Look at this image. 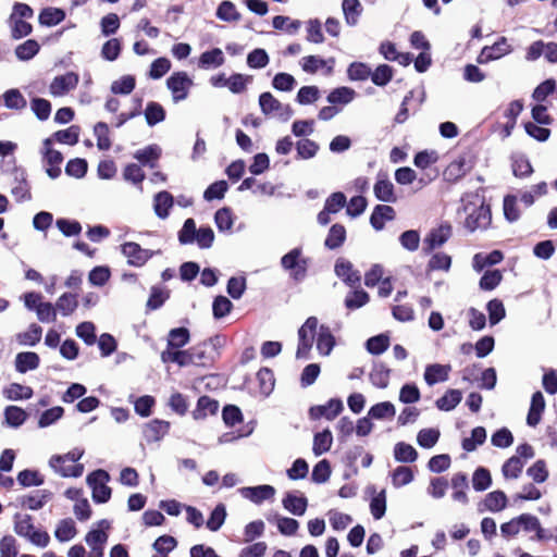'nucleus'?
<instances>
[{"instance_id": "obj_47", "label": "nucleus", "mask_w": 557, "mask_h": 557, "mask_svg": "<svg viewBox=\"0 0 557 557\" xmlns=\"http://www.w3.org/2000/svg\"><path fill=\"white\" fill-rule=\"evenodd\" d=\"M484 508L492 512H498L506 508L507 496L503 491H494L486 494L483 500Z\"/></svg>"}, {"instance_id": "obj_22", "label": "nucleus", "mask_w": 557, "mask_h": 557, "mask_svg": "<svg viewBox=\"0 0 557 557\" xmlns=\"http://www.w3.org/2000/svg\"><path fill=\"white\" fill-rule=\"evenodd\" d=\"M174 205V197L166 190L159 191L153 197V210L156 215L165 220L170 215V210Z\"/></svg>"}, {"instance_id": "obj_43", "label": "nucleus", "mask_w": 557, "mask_h": 557, "mask_svg": "<svg viewBox=\"0 0 557 557\" xmlns=\"http://www.w3.org/2000/svg\"><path fill=\"white\" fill-rule=\"evenodd\" d=\"M215 16L223 22H238L242 18L236 5L230 0H223L216 8Z\"/></svg>"}, {"instance_id": "obj_27", "label": "nucleus", "mask_w": 557, "mask_h": 557, "mask_svg": "<svg viewBox=\"0 0 557 557\" xmlns=\"http://www.w3.org/2000/svg\"><path fill=\"white\" fill-rule=\"evenodd\" d=\"M219 410V401L209 397L201 396L198 398L197 406L193 411L195 420L206 419L208 416L215 414Z\"/></svg>"}, {"instance_id": "obj_26", "label": "nucleus", "mask_w": 557, "mask_h": 557, "mask_svg": "<svg viewBox=\"0 0 557 557\" xmlns=\"http://www.w3.org/2000/svg\"><path fill=\"white\" fill-rule=\"evenodd\" d=\"M342 11L348 26H356L362 15L363 8L359 0H343Z\"/></svg>"}, {"instance_id": "obj_11", "label": "nucleus", "mask_w": 557, "mask_h": 557, "mask_svg": "<svg viewBox=\"0 0 557 557\" xmlns=\"http://www.w3.org/2000/svg\"><path fill=\"white\" fill-rule=\"evenodd\" d=\"M334 272L347 286L355 288L360 285V272L354 268V264L349 260L338 258L334 265Z\"/></svg>"}, {"instance_id": "obj_14", "label": "nucleus", "mask_w": 557, "mask_h": 557, "mask_svg": "<svg viewBox=\"0 0 557 557\" xmlns=\"http://www.w3.org/2000/svg\"><path fill=\"white\" fill-rule=\"evenodd\" d=\"M78 74L74 72H67L63 75L55 76L49 86V92L53 97H61L67 94L70 90L76 88L78 85Z\"/></svg>"}, {"instance_id": "obj_41", "label": "nucleus", "mask_w": 557, "mask_h": 557, "mask_svg": "<svg viewBox=\"0 0 557 557\" xmlns=\"http://www.w3.org/2000/svg\"><path fill=\"white\" fill-rule=\"evenodd\" d=\"M462 399V393L459 389H448L442 397L436 399L435 405L442 411H451Z\"/></svg>"}, {"instance_id": "obj_13", "label": "nucleus", "mask_w": 557, "mask_h": 557, "mask_svg": "<svg viewBox=\"0 0 557 557\" xmlns=\"http://www.w3.org/2000/svg\"><path fill=\"white\" fill-rule=\"evenodd\" d=\"M238 492L245 499L250 500L255 505H261L265 500L273 499L276 491L272 485L262 484L240 487Z\"/></svg>"}, {"instance_id": "obj_1", "label": "nucleus", "mask_w": 557, "mask_h": 557, "mask_svg": "<svg viewBox=\"0 0 557 557\" xmlns=\"http://www.w3.org/2000/svg\"><path fill=\"white\" fill-rule=\"evenodd\" d=\"M470 197L478 198L479 196L467 194L465 197H462V209L468 213L463 222V226L470 233L475 231H484L491 225L492 222L490 206L482 201L479 207H475L472 202L468 201V198Z\"/></svg>"}, {"instance_id": "obj_46", "label": "nucleus", "mask_w": 557, "mask_h": 557, "mask_svg": "<svg viewBox=\"0 0 557 557\" xmlns=\"http://www.w3.org/2000/svg\"><path fill=\"white\" fill-rule=\"evenodd\" d=\"M369 300L370 296L366 290L355 287L346 295L344 305L348 310H357L367 305Z\"/></svg>"}, {"instance_id": "obj_39", "label": "nucleus", "mask_w": 557, "mask_h": 557, "mask_svg": "<svg viewBox=\"0 0 557 557\" xmlns=\"http://www.w3.org/2000/svg\"><path fill=\"white\" fill-rule=\"evenodd\" d=\"M335 345V338L326 325H321L318 331L317 349L323 356L330 355Z\"/></svg>"}, {"instance_id": "obj_61", "label": "nucleus", "mask_w": 557, "mask_h": 557, "mask_svg": "<svg viewBox=\"0 0 557 557\" xmlns=\"http://www.w3.org/2000/svg\"><path fill=\"white\" fill-rule=\"evenodd\" d=\"M413 478V471L411 468L406 466H399L391 473L392 484L395 488H399L411 483Z\"/></svg>"}, {"instance_id": "obj_3", "label": "nucleus", "mask_w": 557, "mask_h": 557, "mask_svg": "<svg viewBox=\"0 0 557 557\" xmlns=\"http://www.w3.org/2000/svg\"><path fill=\"white\" fill-rule=\"evenodd\" d=\"M84 455V449L74 448L64 455H53L49 459L50 468L63 478H79L84 472V465L76 463L61 468V463L77 462Z\"/></svg>"}, {"instance_id": "obj_19", "label": "nucleus", "mask_w": 557, "mask_h": 557, "mask_svg": "<svg viewBox=\"0 0 557 557\" xmlns=\"http://www.w3.org/2000/svg\"><path fill=\"white\" fill-rule=\"evenodd\" d=\"M512 51L505 37H500L493 46L484 47L478 58L480 63L500 59Z\"/></svg>"}, {"instance_id": "obj_63", "label": "nucleus", "mask_w": 557, "mask_h": 557, "mask_svg": "<svg viewBox=\"0 0 557 557\" xmlns=\"http://www.w3.org/2000/svg\"><path fill=\"white\" fill-rule=\"evenodd\" d=\"M209 346L207 342H202L189 348L194 366L205 367L212 361L208 352Z\"/></svg>"}, {"instance_id": "obj_40", "label": "nucleus", "mask_w": 557, "mask_h": 557, "mask_svg": "<svg viewBox=\"0 0 557 557\" xmlns=\"http://www.w3.org/2000/svg\"><path fill=\"white\" fill-rule=\"evenodd\" d=\"M346 239V228L342 224H333L327 233L324 245L330 250L339 248Z\"/></svg>"}, {"instance_id": "obj_53", "label": "nucleus", "mask_w": 557, "mask_h": 557, "mask_svg": "<svg viewBox=\"0 0 557 557\" xmlns=\"http://www.w3.org/2000/svg\"><path fill=\"white\" fill-rule=\"evenodd\" d=\"M395 413V406L391 401L377 403L373 405L368 411L369 418L376 420L392 419L394 418Z\"/></svg>"}, {"instance_id": "obj_5", "label": "nucleus", "mask_w": 557, "mask_h": 557, "mask_svg": "<svg viewBox=\"0 0 557 557\" xmlns=\"http://www.w3.org/2000/svg\"><path fill=\"white\" fill-rule=\"evenodd\" d=\"M259 106L264 115H272L286 122L294 114L289 104H283L271 92H262L259 96Z\"/></svg>"}, {"instance_id": "obj_28", "label": "nucleus", "mask_w": 557, "mask_h": 557, "mask_svg": "<svg viewBox=\"0 0 557 557\" xmlns=\"http://www.w3.org/2000/svg\"><path fill=\"white\" fill-rule=\"evenodd\" d=\"M373 193L377 200L383 202H395L394 185L387 177H379L373 186Z\"/></svg>"}, {"instance_id": "obj_60", "label": "nucleus", "mask_w": 557, "mask_h": 557, "mask_svg": "<svg viewBox=\"0 0 557 557\" xmlns=\"http://www.w3.org/2000/svg\"><path fill=\"white\" fill-rule=\"evenodd\" d=\"M50 138H53V141H57L59 144L74 146L78 143L79 127L76 125H72L66 129H61L53 133V135Z\"/></svg>"}, {"instance_id": "obj_8", "label": "nucleus", "mask_w": 557, "mask_h": 557, "mask_svg": "<svg viewBox=\"0 0 557 557\" xmlns=\"http://www.w3.org/2000/svg\"><path fill=\"white\" fill-rule=\"evenodd\" d=\"M121 251L127 258V263L136 268L144 267L153 256L161 253V250L144 249L135 242L124 243Z\"/></svg>"}, {"instance_id": "obj_25", "label": "nucleus", "mask_w": 557, "mask_h": 557, "mask_svg": "<svg viewBox=\"0 0 557 557\" xmlns=\"http://www.w3.org/2000/svg\"><path fill=\"white\" fill-rule=\"evenodd\" d=\"M545 409V399L541 392H535L531 398L530 409L527 416V423L530 426H536Z\"/></svg>"}, {"instance_id": "obj_37", "label": "nucleus", "mask_w": 557, "mask_h": 557, "mask_svg": "<svg viewBox=\"0 0 557 557\" xmlns=\"http://www.w3.org/2000/svg\"><path fill=\"white\" fill-rule=\"evenodd\" d=\"M65 12L59 8L48 7L41 10L38 20L40 25L52 27L65 20Z\"/></svg>"}, {"instance_id": "obj_34", "label": "nucleus", "mask_w": 557, "mask_h": 557, "mask_svg": "<svg viewBox=\"0 0 557 557\" xmlns=\"http://www.w3.org/2000/svg\"><path fill=\"white\" fill-rule=\"evenodd\" d=\"M52 497V493L48 490H39L36 491L32 495L23 496L21 499V504L23 507H26L30 510H38L45 506V504L50 500Z\"/></svg>"}, {"instance_id": "obj_52", "label": "nucleus", "mask_w": 557, "mask_h": 557, "mask_svg": "<svg viewBox=\"0 0 557 557\" xmlns=\"http://www.w3.org/2000/svg\"><path fill=\"white\" fill-rule=\"evenodd\" d=\"M40 45L35 39H27L23 44L18 45L14 52L20 61H29L38 54Z\"/></svg>"}, {"instance_id": "obj_44", "label": "nucleus", "mask_w": 557, "mask_h": 557, "mask_svg": "<svg viewBox=\"0 0 557 557\" xmlns=\"http://www.w3.org/2000/svg\"><path fill=\"white\" fill-rule=\"evenodd\" d=\"M54 306L57 313L60 312L61 315L69 317L74 313L78 307L77 296L72 293H64L58 298Z\"/></svg>"}, {"instance_id": "obj_32", "label": "nucleus", "mask_w": 557, "mask_h": 557, "mask_svg": "<svg viewBox=\"0 0 557 557\" xmlns=\"http://www.w3.org/2000/svg\"><path fill=\"white\" fill-rule=\"evenodd\" d=\"M391 369L383 362H374L369 374L370 382L377 388H386L389 383Z\"/></svg>"}, {"instance_id": "obj_15", "label": "nucleus", "mask_w": 557, "mask_h": 557, "mask_svg": "<svg viewBox=\"0 0 557 557\" xmlns=\"http://www.w3.org/2000/svg\"><path fill=\"white\" fill-rule=\"evenodd\" d=\"M344 409L343 401L338 398H332L324 405L313 406L309 409L310 418L318 420L325 418L326 420L335 419Z\"/></svg>"}, {"instance_id": "obj_45", "label": "nucleus", "mask_w": 557, "mask_h": 557, "mask_svg": "<svg viewBox=\"0 0 557 557\" xmlns=\"http://www.w3.org/2000/svg\"><path fill=\"white\" fill-rule=\"evenodd\" d=\"M333 436L329 429L318 432L313 436L312 451L315 456H321L331 449Z\"/></svg>"}, {"instance_id": "obj_18", "label": "nucleus", "mask_w": 557, "mask_h": 557, "mask_svg": "<svg viewBox=\"0 0 557 557\" xmlns=\"http://www.w3.org/2000/svg\"><path fill=\"white\" fill-rule=\"evenodd\" d=\"M108 534L101 529H91L85 536V542L90 548L88 557H103Z\"/></svg>"}, {"instance_id": "obj_17", "label": "nucleus", "mask_w": 557, "mask_h": 557, "mask_svg": "<svg viewBox=\"0 0 557 557\" xmlns=\"http://www.w3.org/2000/svg\"><path fill=\"white\" fill-rule=\"evenodd\" d=\"M450 235L451 227L448 224H442L438 227L433 228L424 238V252L430 253L435 248L443 246L448 240Z\"/></svg>"}, {"instance_id": "obj_29", "label": "nucleus", "mask_w": 557, "mask_h": 557, "mask_svg": "<svg viewBox=\"0 0 557 557\" xmlns=\"http://www.w3.org/2000/svg\"><path fill=\"white\" fill-rule=\"evenodd\" d=\"M504 259V255L500 250H493L490 253H475L472 259V267L474 271L481 272L486 267L498 264Z\"/></svg>"}, {"instance_id": "obj_10", "label": "nucleus", "mask_w": 557, "mask_h": 557, "mask_svg": "<svg viewBox=\"0 0 557 557\" xmlns=\"http://www.w3.org/2000/svg\"><path fill=\"white\" fill-rule=\"evenodd\" d=\"M13 182L11 194L16 202H25L32 200V187L27 180V172L22 166H15L13 172Z\"/></svg>"}, {"instance_id": "obj_56", "label": "nucleus", "mask_w": 557, "mask_h": 557, "mask_svg": "<svg viewBox=\"0 0 557 557\" xmlns=\"http://www.w3.org/2000/svg\"><path fill=\"white\" fill-rule=\"evenodd\" d=\"M144 114L149 126H154L165 120V110L160 103L154 101L147 103Z\"/></svg>"}, {"instance_id": "obj_51", "label": "nucleus", "mask_w": 557, "mask_h": 557, "mask_svg": "<svg viewBox=\"0 0 557 557\" xmlns=\"http://www.w3.org/2000/svg\"><path fill=\"white\" fill-rule=\"evenodd\" d=\"M257 381L259 383L260 394L263 397H268L272 393L275 384V379L272 370H270L269 368H261L257 372Z\"/></svg>"}, {"instance_id": "obj_42", "label": "nucleus", "mask_w": 557, "mask_h": 557, "mask_svg": "<svg viewBox=\"0 0 557 557\" xmlns=\"http://www.w3.org/2000/svg\"><path fill=\"white\" fill-rule=\"evenodd\" d=\"M394 458L398 462L411 463L418 459V451L413 446L405 442H398L394 446Z\"/></svg>"}, {"instance_id": "obj_38", "label": "nucleus", "mask_w": 557, "mask_h": 557, "mask_svg": "<svg viewBox=\"0 0 557 557\" xmlns=\"http://www.w3.org/2000/svg\"><path fill=\"white\" fill-rule=\"evenodd\" d=\"M161 148L156 145H149L144 149L137 150L134 154V158L138 160L143 165H149L150 168L156 166V161L161 156Z\"/></svg>"}, {"instance_id": "obj_55", "label": "nucleus", "mask_w": 557, "mask_h": 557, "mask_svg": "<svg viewBox=\"0 0 557 557\" xmlns=\"http://www.w3.org/2000/svg\"><path fill=\"white\" fill-rule=\"evenodd\" d=\"M3 103L8 109L22 110L26 108L27 101L18 89L12 88L7 90L3 95Z\"/></svg>"}, {"instance_id": "obj_50", "label": "nucleus", "mask_w": 557, "mask_h": 557, "mask_svg": "<svg viewBox=\"0 0 557 557\" xmlns=\"http://www.w3.org/2000/svg\"><path fill=\"white\" fill-rule=\"evenodd\" d=\"M272 25L277 30H283L288 35H296L301 27V21L292 20L289 16L276 15L272 20Z\"/></svg>"}, {"instance_id": "obj_9", "label": "nucleus", "mask_w": 557, "mask_h": 557, "mask_svg": "<svg viewBox=\"0 0 557 557\" xmlns=\"http://www.w3.org/2000/svg\"><path fill=\"white\" fill-rule=\"evenodd\" d=\"M193 85V79L186 72H174L166 79V87L172 92L174 102L185 100Z\"/></svg>"}, {"instance_id": "obj_64", "label": "nucleus", "mask_w": 557, "mask_h": 557, "mask_svg": "<svg viewBox=\"0 0 557 557\" xmlns=\"http://www.w3.org/2000/svg\"><path fill=\"white\" fill-rule=\"evenodd\" d=\"M4 419L8 425L18 428L26 421L27 413L17 406H8L4 409Z\"/></svg>"}, {"instance_id": "obj_54", "label": "nucleus", "mask_w": 557, "mask_h": 557, "mask_svg": "<svg viewBox=\"0 0 557 557\" xmlns=\"http://www.w3.org/2000/svg\"><path fill=\"white\" fill-rule=\"evenodd\" d=\"M356 91L350 87H337L327 95V101L332 104H348L354 100Z\"/></svg>"}, {"instance_id": "obj_12", "label": "nucleus", "mask_w": 557, "mask_h": 557, "mask_svg": "<svg viewBox=\"0 0 557 557\" xmlns=\"http://www.w3.org/2000/svg\"><path fill=\"white\" fill-rule=\"evenodd\" d=\"M299 64L301 70L308 74H315L318 71L323 70L325 76L333 74L335 59H322L319 55H307L300 59Z\"/></svg>"}, {"instance_id": "obj_6", "label": "nucleus", "mask_w": 557, "mask_h": 557, "mask_svg": "<svg viewBox=\"0 0 557 557\" xmlns=\"http://www.w3.org/2000/svg\"><path fill=\"white\" fill-rule=\"evenodd\" d=\"M318 319L309 317L298 330V347L296 350L297 359H307L312 348L314 335L317 333Z\"/></svg>"}, {"instance_id": "obj_59", "label": "nucleus", "mask_w": 557, "mask_h": 557, "mask_svg": "<svg viewBox=\"0 0 557 557\" xmlns=\"http://www.w3.org/2000/svg\"><path fill=\"white\" fill-rule=\"evenodd\" d=\"M214 223L220 232H231L234 224L232 210L227 207L219 209L214 214Z\"/></svg>"}, {"instance_id": "obj_24", "label": "nucleus", "mask_w": 557, "mask_h": 557, "mask_svg": "<svg viewBox=\"0 0 557 557\" xmlns=\"http://www.w3.org/2000/svg\"><path fill=\"white\" fill-rule=\"evenodd\" d=\"M394 218V208L387 205H377L370 216V223L374 230L381 231L384 227L385 221H392Z\"/></svg>"}, {"instance_id": "obj_48", "label": "nucleus", "mask_w": 557, "mask_h": 557, "mask_svg": "<svg viewBox=\"0 0 557 557\" xmlns=\"http://www.w3.org/2000/svg\"><path fill=\"white\" fill-rule=\"evenodd\" d=\"M3 395L9 400H21L32 398L33 388L20 383H11L3 389Z\"/></svg>"}, {"instance_id": "obj_36", "label": "nucleus", "mask_w": 557, "mask_h": 557, "mask_svg": "<svg viewBox=\"0 0 557 557\" xmlns=\"http://www.w3.org/2000/svg\"><path fill=\"white\" fill-rule=\"evenodd\" d=\"M283 507L295 516H302L306 512L308 502L304 496H296L293 493H287L283 498Z\"/></svg>"}, {"instance_id": "obj_35", "label": "nucleus", "mask_w": 557, "mask_h": 557, "mask_svg": "<svg viewBox=\"0 0 557 557\" xmlns=\"http://www.w3.org/2000/svg\"><path fill=\"white\" fill-rule=\"evenodd\" d=\"M190 339V333L186 327L172 329L168 334V347L166 349L176 350L181 349L188 344Z\"/></svg>"}, {"instance_id": "obj_4", "label": "nucleus", "mask_w": 557, "mask_h": 557, "mask_svg": "<svg viewBox=\"0 0 557 557\" xmlns=\"http://www.w3.org/2000/svg\"><path fill=\"white\" fill-rule=\"evenodd\" d=\"M109 481L110 474L102 469L95 470L87 475L86 482L91 488V497L95 503L104 504L111 498L112 491L108 486Z\"/></svg>"}, {"instance_id": "obj_30", "label": "nucleus", "mask_w": 557, "mask_h": 557, "mask_svg": "<svg viewBox=\"0 0 557 557\" xmlns=\"http://www.w3.org/2000/svg\"><path fill=\"white\" fill-rule=\"evenodd\" d=\"M161 361L163 363L173 362L178 364L180 367L194 366L191 354L189 348L186 350H170L165 349L161 352Z\"/></svg>"}, {"instance_id": "obj_16", "label": "nucleus", "mask_w": 557, "mask_h": 557, "mask_svg": "<svg viewBox=\"0 0 557 557\" xmlns=\"http://www.w3.org/2000/svg\"><path fill=\"white\" fill-rule=\"evenodd\" d=\"M170 422L160 419H153L143 426V435L147 443L161 441L170 431Z\"/></svg>"}, {"instance_id": "obj_23", "label": "nucleus", "mask_w": 557, "mask_h": 557, "mask_svg": "<svg viewBox=\"0 0 557 557\" xmlns=\"http://www.w3.org/2000/svg\"><path fill=\"white\" fill-rule=\"evenodd\" d=\"M225 63V57L220 48L205 51L198 59V66L203 70L216 69Z\"/></svg>"}, {"instance_id": "obj_33", "label": "nucleus", "mask_w": 557, "mask_h": 557, "mask_svg": "<svg viewBox=\"0 0 557 557\" xmlns=\"http://www.w3.org/2000/svg\"><path fill=\"white\" fill-rule=\"evenodd\" d=\"M451 487L454 488V493L451 494L453 499L463 505L468 504L466 491L469 487V483L468 476L465 473L459 472L451 478Z\"/></svg>"}, {"instance_id": "obj_49", "label": "nucleus", "mask_w": 557, "mask_h": 557, "mask_svg": "<svg viewBox=\"0 0 557 557\" xmlns=\"http://www.w3.org/2000/svg\"><path fill=\"white\" fill-rule=\"evenodd\" d=\"M76 533H77V530L75 527V522L70 518H66V519H62L58 523L55 531H54V536L59 542L64 543V542H69L72 539H74Z\"/></svg>"}, {"instance_id": "obj_7", "label": "nucleus", "mask_w": 557, "mask_h": 557, "mask_svg": "<svg viewBox=\"0 0 557 557\" xmlns=\"http://www.w3.org/2000/svg\"><path fill=\"white\" fill-rule=\"evenodd\" d=\"M41 154L48 176L52 180L58 178L61 175L60 165L63 162V154L53 149V138H46L42 141Z\"/></svg>"}, {"instance_id": "obj_57", "label": "nucleus", "mask_w": 557, "mask_h": 557, "mask_svg": "<svg viewBox=\"0 0 557 557\" xmlns=\"http://www.w3.org/2000/svg\"><path fill=\"white\" fill-rule=\"evenodd\" d=\"M320 147L319 145L309 139L302 138L296 143L297 159L308 160L317 156Z\"/></svg>"}, {"instance_id": "obj_31", "label": "nucleus", "mask_w": 557, "mask_h": 557, "mask_svg": "<svg viewBox=\"0 0 557 557\" xmlns=\"http://www.w3.org/2000/svg\"><path fill=\"white\" fill-rule=\"evenodd\" d=\"M40 358L34 351L18 352L15 357V370L20 373H26L36 370L39 367Z\"/></svg>"}, {"instance_id": "obj_62", "label": "nucleus", "mask_w": 557, "mask_h": 557, "mask_svg": "<svg viewBox=\"0 0 557 557\" xmlns=\"http://www.w3.org/2000/svg\"><path fill=\"white\" fill-rule=\"evenodd\" d=\"M42 335V329L40 325L33 323L28 330L17 334V342L24 346H35L39 343Z\"/></svg>"}, {"instance_id": "obj_21", "label": "nucleus", "mask_w": 557, "mask_h": 557, "mask_svg": "<svg viewBox=\"0 0 557 557\" xmlns=\"http://www.w3.org/2000/svg\"><path fill=\"white\" fill-rule=\"evenodd\" d=\"M367 493L372 496L370 502V511L372 517L375 520L382 519L386 512V491L382 490L376 493L375 486L369 485L367 487Z\"/></svg>"}, {"instance_id": "obj_20", "label": "nucleus", "mask_w": 557, "mask_h": 557, "mask_svg": "<svg viewBox=\"0 0 557 557\" xmlns=\"http://www.w3.org/2000/svg\"><path fill=\"white\" fill-rule=\"evenodd\" d=\"M450 371V364L432 363L425 367L423 377L429 386H433L437 383L446 382Z\"/></svg>"}, {"instance_id": "obj_58", "label": "nucleus", "mask_w": 557, "mask_h": 557, "mask_svg": "<svg viewBox=\"0 0 557 557\" xmlns=\"http://www.w3.org/2000/svg\"><path fill=\"white\" fill-rule=\"evenodd\" d=\"M34 529L33 518L29 515H14V531L17 535L28 540Z\"/></svg>"}, {"instance_id": "obj_2", "label": "nucleus", "mask_w": 557, "mask_h": 557, "mask_svg": "<svg viewBox=\"0 0 557 557\" xmlns=\"http://www.w3.org/2000/svg\"><path fill=\"white\" fill-rule=\"evenodd\" d=\"M280 264L292 281L301 283L308 276L310 259L304 256L301 247H295L282 256Z\"/></svg>"}]
</instances>
